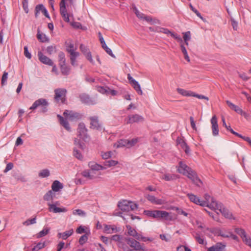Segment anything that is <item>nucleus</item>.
Masks as SVG:
<instances>
[{
	"label": "nucleus",
	"mask_w": 251,
	"mask_h": 251,
	"mask_svg": "<svg viewBox=\"0 0 251 251\" xmlns=\"http://www.w3.org/2000/svg\"><path fill=\"white\" fill-rule=\"evenodd\" d=\"M209 208L212 210H218L226 218L232 219V214L228 209L224 207L221 203H218L216 201H212L209 205Z\"/></svg>",
	"instance_id": "nucleus-1"
},
{
	"label": "nucleus",
	"mask_w": 251,
	"mask_h": 251,
	"mask_svg": "<svg viewBox=\"0 0 251 251\" xmlns=\"http://www.w3.org/2000/svg\"><path fill=\"white\" fill-rule=\"evenodd\" d=\"M88 130L83 123H79L77 128V136L84 142H88L90 140V137L88 135Z\"/></svg>",
	"instance_id": "nucleus-2"
},
{
	"label": "nucleus",
	"mask_w": 251,
	"mask_h": 251,
	"mask_svg": "<svg viewBox=\"0 0 251 251\" xmlns=\"http://www.w3.org/2000/svg\"><path fill=\"white\" fill-rule=\"evenodd\" d=\"M118 207L123 211H129L137 208V205L131 201L123 200L119 202Z\"/></svg>",
	"instance_id": "nucleus-3"
},
{
	"label": "nucleus",
	"mask_w": 251,
	"mask_h": 251,
	"mask_svg": "<svg viewBox=\"0 0 251 251\" xmlns=\"http://www.w3.org/2000/svg\"><path fill=\"white\" fill-rule=\"evenodd\" d=\"M49 105L47 101L44 99H40L36 100L32 105L30 107V109L34 110L38 107H41L40 112L45 113L48 111V106Z\"/></svg>",
	"instance_id": "nucleus-4"
},
{
	"label": "nucleus",
	"mask_w": 251,
	"mask_h": 251,
	"mask_svg": "<svg viewBox=\"0 0 251 251\" xmlns=\"http://www.w3.org/2000/svg\"><path fill=\"white\" fill-rule=\"evenodd\" d=\"M67 90L64 88H58L54 90V100L57 102L64 103L66 101Z\"/></svg>",
	"instance_id": "nucleus-5"
},
{
	"label": "nucleus",
	"mask_w": 251,
	"mask_h": 251,
	"mask_svg": "<svg viewBox=\"0 0 251 251\" xmlns=\"http://www.w3.org/2000/svg\"><path fill=\"white\" fill-rule=\"evenodd\" d=\"M176 91L179 94L183 96L194 97H196L199 99H204L206 100H209V98L207 97L202 95L197 94L193 92L187 91L181 88H177Z\"/></svg>",
	"instance_id": "nucleus-6"
},
{
	"label": "nucleus",
	"mask_w": 251,
	"mask_h": 251,
	"mask_svg": "<svg viewBox=\"0 0 251 251\" xmlns=\"http://www.w3.org/2000/svg\"><path fill=\"white\" fill-rule=\"evenodd\" d=\"M67 51L70 54L71 63L73 66H76V58L79 55L78 52L75 51L73 44H70L67 49Z\"/></svg>",
	"instance_id": "nucleus-7"
},
{
	"label": "nucleus",
	"mask_w": 251,
	"mask_h": 251,
	"mask_svg": "<svg viewBox=\"0 0 251 251\" xmlns=\"http://www.w3.org/2000/svg\"><path fill=\"white\" fill-rule=\"evenodd\" d=\"M155 32L163 33L167 35H170L171 37L176 40L180 43H182V39L180 36H179L176 33L172 32L167 28L157 27L155 28Z\"/></svg>",
	"instance_id": "nucleus-8"
},
{
	"label": "nucleus",
	"mask_w": 251,
	"mask_h": 251,
	"mask_svg": "<svg viewBox=\"0 0 251 251\" xmlns=\"http://www.w3.org/2000/svg\"><path fill=\"white\" fill-rule=\"evenodd\" d=\"M235 232L241 237L246 245L251 248V238L247 235L245 230L242 228H238L235 229Z\"/></svg>",
	"instance_id": "nucleus-9"
},
{
	"label": "nucleus",
	"mask_w": 251,
	"mask_h": 251,
	"mask_svg": "<svg viewBox=\"0 0 251 251\" xmlns=\"http://www.w3.org/2000/svg\"><path fill=\"white\" fill-rule=\"evenodd\" d=\"M126 241L130 247L134 248L136 251H146L145 248L143 247L140 243L136 240L130 238H126Z\"/></svg>",
	"instance_id": "nucleus-10"
},
{
	"label": "nucleus",
	"mask_w": 251,
	"mask_h": 251,
	"mask_svg": "<svg viewBox=\"0 0 251 251\" xmlns=\"http://www.w3.org/2000/svg\"><path fill=\"white\" fill-rule=\"evenodd\" d=\"M144 121V118L141 115L139 114L129 115L125 119L126 124H132L133 123H138L143 122Z\"/></svg>",
	"instance_id": "nucleus-11"
},
{
	"label": "nucleus",
	"mask_w": 251,
	"mask_h": 251,
	"mask_svg": "<svg viewBox=\"0 0 251 251\" xmlns=\"http://www.w3.org/2000/svg\"><path fill=\"white\" fill-rule=\"evenodd\" d=\"M187 196L189 198L191 201L200 205L202 206H207L209 207L210 204H208L207 202L201 200L198 197L193 194H187Z\"/></svg>",
	"instance_id": "nucleus-12"
},
{
	"label": "nucleus",
	"mask_w": 251,
	"mask_h": 251,
	"mask_svg": "<svg viewBox=\"0 0 251 251\" xmlns=\"http://www.w3.org/2000/svg\"><path fill=\"white\" fill-rule=\"evenodd\" d=\"M81 101L85 104L88 105H93L96 103V100L91 98L88 95L83 93L79 96Z\"/></svg>",
	"instance_id": "nucleus-13"
},
{
	"label": "nucleus",
	"mask_w": 251,
	"mask_h": 251,
	"mask_svg": "<svg viewBox=\"0 0 251 251\" xmlns=\"http://www.w3.org/2000/svg\"><path fill=\"white\" fill-rule=\"evenodd\" d=\"M211 129L213 136H217L219 134V127L217 122V118L216 115H214L211 119Z\"/></svg>",
	"instance_id": "nucleus-14"
},
{
	"label": "nucleus",
	"mask_w": 251,
	"mask_h": 251,
	"mask_svg": "<svg viewBox=\"0 0 251 251\" xmlns=\"http://www.w3.org/2000/svg\"><path fill=\"white\" fill-rule=\"evenodd\" d=\"M38 57L39 60L42 63L49 65V66H53V61L48 57L45 55L41 51H39L38 52Z\"/></svg>",
	"instance_id": "nucleus-15"
},
{
	"label": "nucleus",
	"mask_w": 251,
	"mask_h": 251,
	"mask_svg": "<svg viewBox=\"0 0 251 251\" xmlns=\"http://www.w3.org/2000/svg\"><path fill=\"white\" fill-rule=\"evenodd\" d=\"M80 50L81 51L85 56L86 58L92 64L94 63V61L92 57L91 53L88 48L83 44L80 45Z\"/></svg>",
	"instance_id": "nucleus-16"
},
{
	"label": "nucleus",
	"mask_w": 251,
	"mask_h": 251,
	"mask_svg": "<svg viewBox=\"0 0 251 251\" xmlns=\"http://www.w3.org/2000/svg\"><path fill=\"white\" fill-rule=\"evenodd\" d=\"M154 218H161L165 220L171 219L169 212L161 210H154Z\"/></svg>",
	"instance_id": "nucleus-17"
},
{
	"label": "nucleus",
	"mask_w": 251,
	"mask_h": 251,
	"mask_svg": "<svg viewBox=\"0 0 251 251\" xmlns=\"http://www.w3.org/2000/svg\"><path fill=\"white\" fill-rule=\"evenodd\" d=\"M192 169L188 166L186 164L183 163L182 161L179 162V166L177 168V171L185 176L189 172L191 171Z\"/></svg>",
	"instance_id": "nucleus-18"
},
{
	"label": "nucleus",
	"mask_w": 251,
	"mask_h": 251,
	"mask_svg": "<svg viewBox=\"0 0 251 251\" xmlns=\"http://www.w3.org/2000/svg\"><path fill=\"white\" fill-rule=\"evenodd\" d=\"M176 143L177 145L180 146V147L184 151L186 154H190V148L183 139L179 137L177 138L176 139Z\"/></svg>",
	"instance_id": "nucleus-19"
},
{
	"label": "nucleus",
	"mask_w": 251,
	"mask_h": 251,
	"mask_svg": "<svg viewBox=\"0 0 251 251\" xmlns=\"http://www.w3.org/2000/svg\"><path fill=\"white\" fill-rule=\"evenodd\" d=\"M139 21L140 22L146 21L151 25H159V21L152 17H138Z\"/></svg>",
	"instance_id": "nucleus-20"
},
{
	"label": "nucleus",
	"mask_w": 251,
	"mask_h": 251,
	"mask_svg": "<svg viewBox=\"0 0 251 251\" xmlns=\"http://www.w3.org/2000/svg\"><path fill=\"white\" fill-rule=\"evenodd\" d=\"M91 121V127L94 129H99L101 127V125L100 122L98 117L94 116L89 118Z\"/></svg>",
	"instance_id": "nucleus-21"
},
{
	"label": "nucleus",
	"mask_w": 251,
	"mask_h": 251,
	"mask_svg": "<svg viewBox=\"0 0 251 251\" xmlns=\"http://www.w3.org/2000/svg\"><path fill=\"white\" fill-rule=\"evenodd\" d=\"M35 14L36 16L39 15L49 16L47 9L43 4H39L36 6L35 10Z\"/></svg>",
	"instance_id": "nucleus-22"
},
{
	"label": "nucleus",
	"mask_w": 251,
	"mask_h": 251,
	"mask_svg": "<svg viewBox=\"0 0 251 251\" xmlns=\"http://www.w3.org/2000/svg\"><path fill=\"white\" fill-rule=\"evenodd\" d=\"M63 115L67 118L70 120H74L75 119H79V115L77 113L74 112L72 111H69L66 110L64 113Z\"/></svg>",
	"instance_id": "nucleus-23"
},
{
	"label": "nucleus",
	"mask_w": 251,
	"mask_h": 251,
	"mask_svg": "<svg viewBox=\"0 0 251 251\" xmlns=\"http://www.w3.org/2000/svg\"><path fill=\"white\" fill-rule=\"evenodd\" d=\"M147 199L152 203L160 205L166 203L165 201L162 199H158L153 196L148 195L146 196Z\"/></svg>",
	"instance_id": "nucleus-24"
},
{
	"label": "nucleus",
	"mask_w": 251,
	"mask_h": 251,
	"mask_svg": "<svg viewBox=\"0 0 251 251\" xmlns=\"http://www.w3.org/2000/svg\"><path fill=\"white\" fill-rule=\"evenodd\" d=\"M126 227L127 229L128 235L133 236L137 240L140 239V234H138L136 230L132 228L130 225H126Z\"/></svg>",
	"instance_id": "nucleus-25"
},
{
	"label": "nucleus",
	"mask_w": 251,
	"mask_h": 251,
	"mask_svg": "<svg viewBox=\"0 0 251 251\" xmlns=\"http://www.w3.org/2000/svg\"><path fill=\"white\" fill-rule=\"evenodd\" d=\"M48 205L49 206V211L52 212L54 213H59V212H65L67 211L66 208L57 207L56 206V205L54 204L49 203Z\"/></svg>",
	"instance_id": "nucleus-26"
},
{
	"label": "nucleus",
	"mask_w": 251,
	"mask_h": 251,
	"mask_svg": "<svg viewBox=\"0 0 251 251\" xmlns=\"http://www.w3.org/2000/svg\"><path fill=\"white\" fill-rule=\"evenodd\" d=\"M226 245L221 242L217 243L215 245L209 248L207 251H223Z\"/></svg>",
	"instance_id": "nucleus-27"
},
{
	"label": "nucleus",
	"mask_w": 251,
	"mask_h": 251,
	"mask_svg": "<svg viewBox=\"0 0 251 251\" xmlns=\"http://www.w3.org/2000/svg\"><path fill=\"white\" fill-rule=\"evenodd\" d=\"M226 103L231 109L233 110L237 113L240 115H242V114L243 113V111L242 110V109H241L239 106L232 103L229 100H226Z\"/></svg>",
	"instance_id": "nucleus-28"
},
{
	"label": "nucleus",
	"mask_w": 251,
	"mask_h": 251,
	"mask_svg": "<svg viewBox=\"0 0 251 251\" xmlns=\"http://www.w3.org/2000/svg\"><path fill=\"white\" fill-rule=\"evenodd\" d=\"M57 117L59 118L60 124L68 131L71 130V128L69 126V124L68 122V121L64 119L63 117H62L60 115H57Z\"/></svg>",
	"instance_id": "nucleus-29"
},
{
	"label": "nucleus",
	"mask_w": 251,
	"mask_h": 251,
	"mask_svg": "<svg viewBox=\"0 0 251 251\" xmlns=\"http://www.w3.org/2000/svg\"><path fill=\"white\" fill-rule=\"evenodd\" d=\"M63 187L62 184L58 180L54 181L51 185V189L54 192H58L60 189H62Z\"/></svg>",
	"instance_id": "nucleus-30"
},
{
	"label": "nucleus",
	"mask_w": 251,
	"mask_h": 251,
	"mask_svg": "<svg viewBox=\"0 0 251 251\" xmlns=\"http://www.w3.org/2000/svg\"><path fill=\"white\" fill-rule=\"evenodd\" d=\"M104 231L108 234L116 233L118 231L117 227L115 226L105 225L104 227Z\"/></svg>",
	"instance_id": "nucleus-31"
},
{
	"label": "nucleus",
	"mask_w": 251,
	"mask_h": 251,
	"mask_svg": "<svg viewBox=\"0 0 251 251\" xmlns=\"http://www.w3.org/2000/svg\"><path fill=\"white\" fill-rule=\"evenodd\" d=\"M74 232L73 229H71L68 231H66L63 233H59L58 234V237L59 238H62L63 239H66L68 237L72 235Z\"/></svg>",
	"instance_id": "nucleus-32"
},
{
	"label": "nucleus",
	"mask_w": 251,
	"mask_h": 251,
	"mask_svg": "<svg viewBox=\"0 0 251 251\" xmlns=\"http://www.w3.org/2000/svg\"><path fill=\"white\" fill-rule=\"evenodd\" d=\"M88 166L92 170L99 171L100 170H102L103 168L102 166L96 163L95 162H90L88 164Z\"/></svg>",
	"instance_id": "nucleus-33"
},
{
	"label": "nucleus",
	"mask_w": 251,
	"mask_h": 251,
	"mask_svg": "<svg viewBox=\"0 0 251 251\" xmlns=\"http://www.w3.org/2000/svg\"><path fill=\"white\" fill-rule=\"evenodd\" d=\"M178 178L177 175L175 174H166L162 176V179L165 180L166 181H171L175 180Z\"/></svg>",
	"instance_id": "nucleus-34"
},
{
	"label": "nucleus",
	"mask_w": 251,
	"mask_h": 251,
	"mask_svg": "<svg viewBox=\"0 0 251 251\" xmlns=\"http://www.w3.org/2000/svg\"><path fill=\"white\" fill-rule=\"evenodd\" d=\"M61 73L65 75H68L70 74V68L65 64L59 65Z\"/></svg>",
	"instance_id": "nucleus-35"
},
{
	"label": "nucleus",
	"mask_w": 251,
	"mask_h": 251,
	"mask_svg": "<svg viewBox=\"0 0 251 251\" xmlns=\"http://www.w3.org/2000/svg\"><path fill=\"white\" fill-rule=\"evenodd\" d=\"M63 1H61L60 3V12L62 16H69L67 12L66 4Z\"/></svg>",
	"instance_id": "nucleus-36"
},
{
	"label": "nucleus",
	"mask_w": 251,
	"mask_h": 251,
	"mask_svg": "<svg viewBox=\"0 0 251 251\" xmlns=\"http://www.w3.org/2000/svg\"><path fill=\"white\" fill-rule=\"evenodd\" d=\"M37 38L38 40L41 42H46L48 41V39L45 34L40 32L39 29H38V33L37 34Z\"/></svg>",
	"instance_id": "nucleus-37"
},
{
	"label": "nucleus",
	"mask_w": 251,
	"mask_h": 251,
	"mask_svg": "<svg viewBox=\"0 0 251 251\" xmlns=\"http://www.w3.org/2000/svg\"><path fill=\"white\" fill-rule=\"evenodd\" d=\"M131 84L138 94L140 95H143V92L141 89L140 85L137 81H133V83Z\"/></svg>",
	"instance_id": "nucleus-38"
},
{
	"label": "nucleus",
	"mask_w": 251,
	"mask_h": 251,
	"mask_svg": "<svg viewBox=\"0 0 251 251\" xmlns=\"http://www.w3.org/2000/svg\"><path fill=\"white\" fill-rule=\"evenodd\" d=\"M222 121L223 122V126L225 127V128L228 131H230L233 134L235 135H239V133L234 131L230 127V126H227L226 123L225 119L224 117H222Z\"/></svg>",
	"instance_id": "nucleus-39"
},
{
	"label": "nucleus",
	"mask_w": 251,
	"mask_h": 251,
	"mask_svg": "<svg viewBox=\"0 0 251 251\" xmlns=\"http://www.w3.org/2000/svg\"><path fill=\"white\" fill-rule=\"evenodd\" d=\"M193 182L197 177V174L196 172L192 170L188 173L186 175Z\"/></svg>",
	"instance_id": "nucleus-40"
},
{
	"label": "nucleus",
	"mask_w": 251,
	"mask_h": 251,
	"mask_svg": "<svg viewBox=\"0 0 251 251\" xmlns=\"http://www.w3.org/2000/svg\"><path fill=\"white\" fill-rule=\"evenodd\" d=\"M129 142L127 140H120L116 145L117 148L126 147L128 148Z\"/></svg>",
	"instance_id": "nucleus-41"
},
{
	"label": "nucleus",
	"mask_w": 251,
	"mask_h": 251,
	"mask_svg": "<svg viewBox=\"0 0 251 251\" xmlns=\"http://www.w3.org/2000/svg\"><path fill=\"white\" fill-rule=\"evenodd\" d=\"M45 246V242H39L31 249V251H38L44 248Z\"/></svg>",
	"instance_id": "nucleus-42"
},
{
	"label": "nucleus",
	"mask_w": 251,
	"mask_h": 251,
	"mask_svg": "<svg viewBox=\"0 0 251 251\" xmlns=\"http://www.w3.org/2000/svg\"><path fill=\"white\" fill-rule=\"evenodd\" d=\"M59 57V65L66 63V59L65 54L63 52H60L58 54Z\"/></svg>",
	"instance_id": "nucleus-43"
},
{
	"label": "nucleus",
	"mask_w": 251,
	"mask_h": 251,
	"mask_svg": "<svg viewBox=\"0 0 251 251\" xmlns=\"http://www.w3.org/2000/svg\"><path fill=\"white\" fill-rule=\"evenodd\" d=\"M98 91L102 94L108 95V91H109V88L108 87L98 86L97 88Z\"/></svg>",
	"instance_id": "nucleus-44"
},
{
	"label": "nucleus",
	"mask_w": 251,
	"mask_h": 251,
	"mask_svg": "<svg viewBox=\"0 0 251 251\" xmlns=\"http://www.w3.org/2000/svg\"><path fill=\"white\" fill-rule=\"evenodd\" d=\"M101 46L102 48L105 50V51L111 56L112 57L115 58V55L113 54L112 50L110 49H109L107 45H106L105 43L101 45Z\"/></svg>",
	"instance_id": "nucleus-45"
},
{
	"label": "nucleus",
	"mask_w": 251,
	"mask_h": 251,
	"mask_svg": "<svg viewBox=\"0 0 251 251\" xmlns=\"http://www.w3.org/2000/svg\"><path fill=\"white\" fill-rule=\"evenodd\" d=\"M50 171L48 169H44L41 171L39 174V176L42 177H48L50 176Z\"/></svg>",
	"instance_id": "nucleus-46"
},
{
	"label": "nucleus",
	"mask_w": 251,
	"mask_h": 251,
	"mask_svg": "<svg viewBox=\"0 0 251 251\" xmlns=\"http://www.w3.org/2000/svg\"><path fill=\"white\" fill-rule=\"evenodd\" d=\"M82 175L89 179H92L94 178V176L91 174V173L88 171H84L81 173Z\"/></svg>",
	"instance_id": "nucleus-47"
},
{
	"label": "nucleus",
	"mask_w": 251,
	"mask_h": 251,
	"mask_svg": "<svg viewBox=\"0 0 251 251\" xmlns=\"http://www.w3.org/2000/svg\"><path fill=\"white\" fill-rule=\"evenodd\" d=\"M118 164V162L116 160H110L105 162V165L107 167L114 166Z\"/></svg>",
	"instance_id": "nucleus-48"
},
{
	"label": "nucleus",
	"mask_w": 251,
	"mask_h": 251,
	"mask_svg": "<svg viewBox=\"0 0 251 251\" xmlns=\"http://www.w3.org/2000/svg\"><path fill=\"white\" fill-rule=\"evenodd\" d=\"M49 229L44 228L36 235V237L39 238L47 235L49 232Z\"/></svg>",
	"instance_id": "nucleus-49"
},
{
	"label": "nucleus",
	"mask_w": 251,
	"mask_h": 251,
	"mask_svg": "<svg viewBox=\"0 0 251 251\" xmlns=\"http://www.w3.org/2000/svg\"><path fill=\"white\" fill-rule=\"evenodd\" d=\"M70 24L73 27L75 28H81L84 30H85L86 29V27L83 28L82 26H81V25L78 22H71Z\"/></svg>",
	"instance_id": "nucleus-50"
},
{
	"label": "nucleus",
	"mask_w": 251,
	"mask_h": 251,
	"mask_svg": "<svg viewBox=\"0 0 251 251\" xmlns=\"http://www.w3.org/2000/svg\"><path fill=\"white\" fill-rule=\"evenodd\" d=\"M73 214L74 215H79V216H85L86 215V213L81 210V209H75V210H74L73 211Z\"/></svg>",
	"instance_id": "nucleus-51"
},
{
	"label": "nucleus",
	"mask_w": 251,
	"mask_h": 251,
	"mask_svg": "<svg viewBox=\"0 0 251 251\" xmlns=\"http://www.w3.org/2000/svg\"><path fill=\"white\" fill-rule=\"evenodd\" d=\"M52 195H53L52 192L51 190L49 191L44 196V199L45 200L47 201L51 200L53 198Z\"/></svg>",
	"instance_id": "nucleus-52"
},
{
	"label": "nucleus",
	"mask_w": 251,
	"mask_h": 251,
	"mask_svg": "<svg viewBox=\"0 0 251 251\" xmlns=\"http://www.w3.org/2000/svg\"><path fill=\"white\" fill-rule=\"evenodd\" d=\"M47 52L49 54H51L53 52H56L55 46H50L47 47L46 49Z\"/></svg>",
	"instance_id": "nucleus-53"
},
{
	"label": "nucleus",
	"mask_w": 251,
	"mask_h": 251,
	"mask_svg": "<svg viewBox=\"0 0 251 251\" xmlns=\"http://www.w3.org/2000/svg\"><path fill=\"white\" fill-rule=\"evenodd\" d=\"M74 155L79 160H81L83 158V156L81 153L75 148L74 149Z\"/></svg>",
	"instance_id": "nucleus-54"
},
{
	"label": "nucleus",
	"mask_w": 251,
	"mask_h": 251,
	"mask_svg": "<svg viewBox=\"0 0 251 251\" xmlns=\"http://www.w3.org/2000/svg\"><path fill=\"white\" fill-rule=\"evenodd\" d=\"M204 198L208 204H210L212 202V201H216L213 197H211L208 194H206L204 195Z\"/></svg>",
	"instance_id": "nucleus-55"
},
{
	"label": "nucleus",
	"mask_w": 251,
	"mask_h": 251,
	"mask_svg": "<svg viewBox=\"0 0 251 251\" xmlns=\"http://www.w3.org/2000/svg\"><path fill=\"white\" fill-rule=\"evenodd\" d=\"M183 39L184 42H186L187 41H189L191 39V33L190 31H187L183 32Z\"/></svg>",
	"instance_id": "nucleus-56"
},
{
	"label": "nucleus",
	"mask_w": 251,
	"mask_h": 251,
	"mask_svg": "<svg viewBox=\"0 0 251 251\" xmlns=\"http://www.w3.org/2000/svg\"><path fill=\"white\" fill-rule=\"evenodd\" d=\"M8 77V73L4 72L2 78H1V85L2 86L5 85L6 84V81Z\"/></svg>",
	"instance_id": "nucleus-57"
},
{
	"label": "nucleus",
	"mask_w": 251,
	"mask_h": 251,
	"mask_svg": "<svg viewBox=\"0 0 251 251\" xmlns=\"http://www.w3.org/2000/svg\"><path fill=\"white\" fill-rule=\"evenodd\" d=\"M88 240V237L86 234L83 235L79 239V243L80 245H83Z\"/></svg>",
	"instance_id": "nucleus-58"
},
{
	"label": "nucleus",
	"mask_w": 251,
	"mask_h": 251,
	"mask_svg": "<svg viewBox=\"0 0 251 251\" xmlns=\"http://www.w3.org/2000/svg\"><path fill=\"white\" fill-rule=\"evenodd\" d=\"M74 144L77 146L79 148L83 149L84 147V144L81 143L79 139L75 138L74 140Z\"/></svg>",
	"instance_id": "nucleus-59"
},
{
	"label": "nucleus",
	"mask_w": 251,
	"mask_h": 251,
	"mask_svg": "<svg viewBox=\"0 0 251 251\" xmlns=\"http://www.w3.org/2000/svg\"><path fill=\"white\" fill-rule=\"evenodd\" d=\"M231 22L233 29L237 30L238 27V22L233 18L231 19Z\"/></svg>",
	"instance_id": "nucleus-60"
},
{
	"label": "nucleus",
	"mask_w": 251,
	"mask_h": 251,
	"mask_svg": "<svg viewBox=\"0 0 251 251\" xmlns=\"http://www.w3.org/2000/svg\"><path fill=\"white\" fill-rule=\"evenodd\" d=\"M36 223V218L31 219H28L24 223V224L26 226H29L31 224H33Z\"/></svg>",
	"instance_id": "nucleus-61"
},
{
	"label": "nucleus",
	"mask_w": 251,
	"mask_h": 251,
	"mask_svg": "<svg viewBox=\"0 0 251 251\" xmlns=\"http://www.w3.org/2000/svg\"><path fill=\"white\" fill-rule=\"evenodd\" d=\"M193 182L197 186L201 187L202 184L201 180L198 177V176L193 181Z\"/></svg>",
	"instance_id": "nucleus-62"
},
{
	"label": "nucleus",
	"mask_w": 251,
	"mask_h": 251,
	"mask_svg": "<svg viewBox=\"0 0 251 251\" xmlns=\"http://www.w3.org/2000/svg\"><path fill=\"white\" fill-rule=\"evenodd\" d=\"M128 141L129 142L128 148H130L134 146L138 142V139L137 138H134L131 140H128Z\"/></svg>",
	"instance_id": "nucleus-63"
},
{
	"label": "nucleus",
	"mask_w": 251,
	"mask_h": 251,
	"mask_svg": "<svg viewBox=\"0 0 251 251\" xmlns=\"http://www.w3.org/2000/svg\"><path fill=\"white\" fill-rule=\"evenodd\" d=\"M111 155H112L111 152L108 151L106 152L102 153L101 154V156H102V158L106 159H108V158L111 157Z\"/></svg>",
	"instance_id": "nucleus-64"
}]
</instances>
